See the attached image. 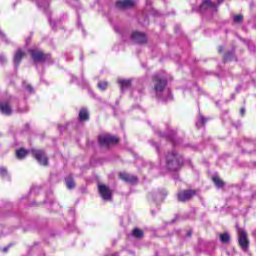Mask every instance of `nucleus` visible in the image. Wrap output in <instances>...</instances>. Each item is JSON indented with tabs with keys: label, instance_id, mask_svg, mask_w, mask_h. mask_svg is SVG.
<instances>
[{
	"label": "nucleus",
	"instance_id": "f257e3e1",
	"mask_svg": "<svg viewBox=\"0 0 256 256\" xmlns=\"http://www.w3.org/2000/svg\"><path fill=\"white\" fill-rule=\"evenodd\" d=\"M154 81V93L158 99L161 101H171L173 96L171 95V90L165 89L167 87V79L165 77L156 74L153 77Z\"/></svg>",
	"mask_w": 256,
	"mask_h": 256
},
{
	"label": "nucleus",
	"instance_id": "f03ea898",
	"mask_svg": "<svg viewBox=\"0 0 256 256\" xmlns=\"http://www.w3.org/2000/svg\"><path fill=\"white\" fill-rule=\"evenodd\" d=\"M183 167V156L175 150L168 152L166 155V168L169 171H179Z\"/></svg>",
	"mask_w": 256,
	"mask_h": 256
},
{
	"label": "nucleus",
	"instance_id": "7ed1b4c3",
	"mask_svg": "<svg viewBox=\"0 0 256 256\" xmlns=\"http://www.w3.org/2000/svg\"><path fill=\"white\" fill-rule=\"evenodd\" d=\"M101 147H109V145H116L119 143V138L111 134H103L98 138Z\"/></svg>",
	"mask_w": 256,
	"mask_h": 256
},
{
	"label": "nucleus",
	"instance_id": "20e7f679",
	"mask_svg": "<svg viewBox=\"0 0 256 256\" xmlns=\"http://www.w3.org/2000/svg\"><path fill=\"white\" fill-rule=\"evenodd\" d=\"M198 11L201 13H217V3L212 2L211 0H203L202 4L199 6Z\"/></svg>",
	"mask_w": 256,
	"mask_h": 256
},
{
	"label": "nucleus",
	"instance_id": "39448f33",
	"mask_svg": "<svg viewBox=\"0 0 256 256\" xmlns=\"http://www.w3.org/2000/svg\"><path fill=\"white\" fill-rule=\"evenodd\" d=\"M238 231V243L242 250L247 251L249 249V239L247 238V232L243 228L237 227Z\"/></svg>",
	"mask_w": 256,
	"mask_h": 256
},
{
	"label": "nucleus",
	"instance_id": "423d86ee",
	"mask_svg": "<svg viewBox=\"0 0 256 256\" xmlns=\"http://www.w3.org/2000/svg\"><path fill=\"white\" fill-rule=\"evenodd\" d=\"M32 155L39 165H43V167H47V165H49V159L43 150H32Z\"/></svg>",
	"mask_w": 256,
	"mask_h": 256
},
{
	"label": "nucleus",
	"instance_id": "0eeeda50",
	"mask_svg": "<svg viewBox=\"0 0 256 256\" xmlns=\"http://www.w3.org/2000/svg\"><path fill=\"white\" fill-rule=\"evenodd\" d=\"M11 103H13V97L9 98L8 101L0 102V113L2 115H6L7 117H9V115L13 114V108L11 107Z\"/></svg>",
	"mask_w": 256,
	"mask_h": 256
},
{
	"label": "nucleus",
	"instance_id": "6e6552de",
	"mask_svg": "<svg viewBox=\"0 0 256 256\" xmlns=\"http://www.w3.org/2000/svg\"><path fill=\"white\" fill-rule=\"evenodd\" d=\"M98 191L103 201H111V189L103 183H98Z\"/></svg>",
	"mask_w": 256,
	"mask_h": 256
},
{
	"label": "nucleus",
	"instance_id": "1a4fd4ad",
	"mask_svg": "<svg viewBox=\"0 0 256 256\" xmlns=\"http://www.w3.org/2000/svg\"><path fill=\"white\" fill-rule=\"evenodd\" d=\"M29 53L34 61V63H43L44 61H47L49 56L45 55L40 50H29Z\"/></svg>",
	"mask_w": 256,
	"mask_h": 256
},
{
	"label": "nucleus",
	"instance_id": "9d476101",
	"mask_svg": "<svg viewBox=\"0 0 256 256\" xmlns=\"http://www.w3.org/2000/svg\"><path fill=\"white\" fill-rule=\"evenodd\" d=\"M194 195H195L194 190H183L178 192L177 197H178V201L185 203V201H189L190 199H192Z\"/></svg>",
	"mask_w": 256,
	"mask_h": 256
},
{
	"label": "nucleus",
	"instance_id": "9b49d317",
	"mask_svg": "<svg viewBox=\"0 0 256 256\" xmlns=\"http://www.w3.org/2000/svg\"><path fill=\"white\" fill-rule=\"evenodd\" d=\"M131 39L132 41H134V43H138V44L147 43V36L145 35V33H142L139 31L133 32L131 35Z\"/></svg>",
	"mask_w": 256,
	"mask_h": 256
},
{
	"label": "nucleus",
	"instance_id": "f8f14e48",
	"mask_svg": "<svg viewBox=\"0 0 256 256\" xmlns=\"http://www.w3.org/2000/svg\"><path fill=\"white\" fill-rule=\"evenodd\" d=\"M117 9H131L135 7V0H119L116 2Z\"/></svg>",
	"mask_w": 256,
	"mask_h": 256
},
{
	"label": "nucleus",
	"instance_id": "ddd939ff",
	"mask_svg": "<svg viewBox=\"0 0 256 256\" xmlns=\"http://www.w3.org/2000/svg\"><path fill=\"white\" fill-rule=\"evenodd\" d=\"M119 175H120V179H122V181H125L126 183H131L132 185H134L138 181L137 176L131 175L126 172H122Z\"/></svg>",
	"mask_w": 256,
	"mask_h": 256
},
{
	"label": "nucleus",
	"instance_id": "4468645a",
	"mask_svg": "<svg viewBox=\"0 0 256 256\" xmlns=\"http://www.w3.org/2000/svg\"><path fill=\"white\" fill-rule=\"evenodd\" d=\"M34 3H36L37 7L39 9H42V11H44V13L49 14V0H31Z\"/></svg>",
	"mask_w": 256,
	"mask_h": 256
},
{
	"label": "nucleus",
	"instance_id": "2eb2a0df",
	"mask_svg": "<svg viewBox=\"0 0 256 256\" xmlns=\"http://www.w3.org/2000/svg\"><path fill=\"white\" fill-rule=\"evenodd\" d=\"M133 82V79H118V84L120 85L121 91H125V89H129L131 87V83Z\"/></svg>",
	"mask_w": 256,
	"mask_h": 256
},
{
	"label": "nucleus",
	"instance_id": "dca6fc26",
	"mask_svg": "<svg viewBox=\"0 0 256 256\" xmlns=\"http://www.w3.org/2000/svg\"><path fill=\"white\" fill-rule=\"evenodd\" d=\"M25 57V52L21 51V49H18L14 55V65L15 67H19V64Z\"/></svg>",
	"mask_w": 256,
	"mask_h": 256
},
{
	"label": "nucleus",
	"instance_id": "f3484780",
	"mask_svg": "<svg viewBox=\"0 0 256 256\" xmlns=\"http://www.w3.org/2000/svg\"><path fill=\"white\" fill-rule=\"evenodd\" d=\"M22 89L28 95H33V93H35V88H33V86L31 84H29V82H27V81L22 82Z\"/></svg>",
	"mask_w": 256,
	"mask_h": 256
},
{
	"label": "nucleus",
	"instance_id": "a211bd4d",
	"mask_svg": "<svg viewBox=\"0 0 256 256\" xmlns=\"http://www.w3.org/2000/svg\"><path fill=\"white\" fill-rule=\"evenodd\" d=\"M79 119L80 121H87V119H89V112H87V109L83 108L80 110Z\"/></svg>",
	"mask_w": 256,
	"mask_h": 256
},
{
	"label": "nucleus",
	"instance_id": "6ab92c4d",
	"mask_svg": "<svg viewBox=\"0 0 256 256\" xmlns=\"http://www.w3.org/2000/svg\"><path fill=\"white\" fill-rule=\"evenodd\" d=\"M27 153V150L20 148L16 151V157L17 159H25V157H27Z\"/></svg>",
	"mask_w": 256,
	"mask_h": 256
},
{
	"label": "nucleus",
	"instance_id": "aec40b11",
	"mask_svg": "<svg viewBox=\"0 0 256 256\" xmlns=\"http://www.w3.org/2000/svg\"><path fill=\"white\" fill-rule=\"evenodd\" d=\"M212 180H213V183L216 185V187H218V189H221V187H223L224 185L223 180H221L219 176H213Z\"/></svg>",
	"mask_w": 256,
	"mask_h": 256
},
{
	"label": "nucleus",
	"instance_id": "412c9836",
	"mask_svg": "<svg viewBox=\"0 0 256 256\" xmlns=\"http://www.w3.org/2000/svg\"><path fill=\"white\" fill-rule=\"evenodd\" d=\"M65 182H66V187L68 189H74L75 188V181H73V178L68 177V178L65 179Z\"/></svg>",
	"mask_w": 256,
	"mask_h": 256
},
{
	"label": "nucleus",
	"instance_id": "4be33fe9",
	"mask_svg": "<svg viewBox=\"0 0 256 256\" xmlns=\"http://www.w3.org/2000/svg\"><path fill=\"white\" fill-rule=\"evenodd\" d=\"M133 237H136V239H141L143 237V231L139 228H135L132 232Z\"/></svg>",
	"mask_w": 256,
	"mask_h": 256
},
{
	"label": "nucleus",
	"instance_id": "5701e85b",
	"mask_svg": "<svg viewBox=\"0 0 256 256\" xmlns=\"http://www.w3.org/2000/svg\"><path fill=\"white\" fill-rule=\"evenodd\" d=\"M231 237L229 236V233H223V234H220V241L222 243H229Z\"/></svg>",
	"mask_w": 256,
	"mask_h": 256
},
{
	"label": "nucleus",
	"instance_id": "b1692460",
	"mask_svg": "<svg viewBox=\"0 0 256 256\" xmlns=\"http://www.w3.org/2000/svg\"><path fill=\"white\" fill-rule=\"evenodd\" d=\"M206 122H207V118L200 116L199 121L196 122V127H198L199 129L200 127H203Z\"/></svg>",
	"mask_w": 256,
	"mask_h": 256
},
{
	"label": "nucleus",
	"instance_id": "393cba45",
	"mask_svg": "<svg viewBox=\"0 0 256 256\" xmlns=\"http://www.w3.org/2000/svg\"><path fill=\"white\" fill-rule=\"evenodd\" d=\"M151 169H153V163L146 162L143 166L142 173H147V171H151Z\"/></svg>",
	"mask_w": 256,
	"mask_h": 256
},
{
	"label": "nucleus",
	"instance_id": "a878e982",
	"mask_svg": "<svg viewBox=\"0 0 256 256\" xmlns=\"http://www.w3.org/2000/svg\"><path fill=\"white\" fill-rule=\"evenodd\" d=\"M160 136H161V137H167V138L169 139V141H172V143H173L174 145H177V142H175V133H172V134H170V135H165V134H163V133H160Z\"/></svg>",
	"mask_w": 256,
	"mask_h": 256
},
{
	"label": "nucleus",
	"instance_id": "bb28decb",
	"mask_svg": "<svg viewBox=\"0 0 256 256\" xmlns=\"http://www.w3.org/2000/svg\"><path fill=\"white\" fill-rule=\"evenodd\" d=\"M107 87H109V84L106 81H102L98 83V88L100 89V91H105Z\"/></svg>",
	"mask_w": 256,
	"mask_h": 256
},
{
	"label": "nucleus",
	"instance_id": "cd10ccee",
	"mask_svg": "<svg viewBox=\"0 0 256 256\" xmlns=\"http://www.w3.org/2000/svg\"><path fill=\"white\" fill-rule=\"evenodd\" d=\"M233 59H235L233 52H229L224 56V61H233Z\"/></svg>",
	"mask_w": 256,
	"mask_h": 256
},
{
	"label": "nucleus",
	"instance_id": "c85d7f7f",
	"mask_svg": "<svg viewBox=\"0 0 256 256\" xmlns=\"http://www.w3.org/2000/svg\"><path fill=\"white\" fill-rule=\"evenodd\" d=\"M0 176L1 177H6L9 178V173L7 172V168L5 167H0Z\"/></svg>",
	"mask_w": 256,
	"mask_h": 256
},
{
	"label": "nucleus",
	"instance_id": "c756f323",
	"mask_svg": "<svg viewBox=\"0 0 256 256\" xmlns=\"http://www.w3.org/2000/svg\"><path fill=\"white\" fill-rule=\"evenodd\" d=\"M243 21V15L234 16V23H241Z\"/></svg>",
	"mask_w": 256,
	"mask_h": 256
},
{
	"label": "nucleus",
	"instance_id": "7c9ffc66",
	"mask_svg": "<svg viewBox=\"0 0 256 256\" xmlns=\"http://www.w3.org/2000/svg\"><path fill=\"white\" fill-rule=\"evenodd\" d=\"M0 63L1 65L7 63V58L3 54H0Z\"/></svg>",
	"mask_w": 256,
	"mask_h": 256
},
{
	"label": "nucleus",
	"instance_id": "2f4dec72",
	"mask_svg": "<svg viewBox=\"0 0 256 256\" xmlns=\"http://www.w3.org/2000/svg\"><path fill=\"white\" fill-rule=\"evenodd\" d=\"M0 37L3 39V41H5L6 43H9V41L6 40L5 34L1 30H0Z\"/></svg>",
	"mask_w": 256,
	"mask_h": 256
},
{
	"label": "nucleus",
	"instance_id": "473e14b6",
	"mask_svg": "<svg viewBox=\"0 0 256 256\" xmlns=\"http://www.w3.org/2000/svg\"><path fill=\"white\" fill-rule=\"evenodd\" d=\"M48 21H49V23H50L52 29H55V23H54V21L51 20V18H48Z\"/></svg>",
	"mask_w": 256,
	"mask_h": 256
},
{
	"label": "nucleus",
	"instance_id": "72a5a7b5",
	"mask_svg": "<svg viewBox=\"0 0 256 256\" xmlns=\"http://www.w3.org/2000/svg\"><path fill=\"white\" fill-rule=\"evenodd\" d=\"M150 143H151L153 146H155L156 151H159V144H157V143H155V142H153V141H150Z\"/></svg>",
	"mask_w": 256,
	"mask_h": 256
},
{
	"label": "nucleus",
	"instance_id": "f704fd0d",
	"mask_svg": "<svg viewBox=\"0 0 256 256\" xmlns=\"http://www.w3.org/2000/svg\"><path fill=\"white\" fill-rule=\"evenodd\" d=\"M240 115L243 117L245 115V108L240 109Z\"/></svg>",
	"mask_w": 256,
	"mask_h": 256
},
{
	"label": "nucleus",
	"instance_id": "c9c22d12",
	"mask_svg": "<svg viewBox=\"0 0 256 256\" xmlns=\"http://www.w3.org/2000/svg\"><path fill=\"white\" fill-rule=\"evenodd\" d=\"M9 251V246L3 248V253H7Z\"/></svg>",
	"mask_w": 256,
	"mask_h": 256
},
{
	"label": "nucleus",
	"instance_id": "e433bc0d",
	"mask_svg": "<svg viewBox=\"0 0 256 256\" xmlns=\"http://www.w3.org/2000/svg\"><path fill=\"white\" fill-rule=\"evenodd\" d=\"M218 51H219L220 53H223V48L220 46V47L218 48Z\"/></svg>",
	"mask_w": 256,
	"mask_h": 256
},
{
	"label": "nucleus",
	"instance_id": "4c0bfd02",
	"mask_svg": "<svg viewBox=\"0 0 256 256\" xmlns=\"http://www.w3.org/2000/svg\"><path fill=\"white\" fill-rule=\"evenodd\" d=\"M187 235H188V237H191V231H189V232L187 233Z\"/></svg>",
	"mask_w": 256,
	"mask_h": 256
},
{
	"label": "nucleus",
	"instance_id": "58836bf2",
	"mask_svg": "<svg viewBox=\"0 0 256 256\" xmlns=\"http://www.w3.org/2000/svg\"><path fill=\"white\" fill-rule=\"evenodd\" d=\"M137 93H139V91H134V92H133V95H135V94H137Z\"/></svg>",
	"mask_w": 256,
	"mask_h": 256
},
{
	"label": "nucleus",
	"instance_id": "ea45409f",
	"mask_svg": "<svg viewBox=\"0 0 256 256\" xmlns=\"http://www.w3.org/2000/svg\"><path fill=\"white\" fill-rule=\"evenodd\" d=\"M218 3H223V0H219V2Z\"/></svg>",
	"mask_w": 256,
	"mask_h": 256
},
{
	"label": "nucleus",
	"instance_id": "a19ab883",
	"mask_svg": "<svg viewBox=\"0 0 256 256\" xmlns=\"http://www.w3.org/2000/svg\"><path fill=\"white\" fill-rule=\"evenodd\" d=\"M78 26H81L80 22H78Z\"/></svg>",
	"mask_w": 256,
	"mask_h": 256
}]
</instances>
